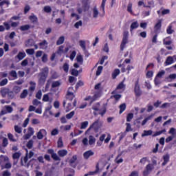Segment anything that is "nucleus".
Instances as JSON below:
<instances>
[{
    "label": "nucleus",
    "mask_w": 176,
    "mask_h": 176,
    "mask_svg": "<svg viewBox=\"0 0 176 176\" xmlns=\"http://www.w3.org/2000/svg\"><path fill=\"white\" fill-rule=\"evenodd\" d=\"M69 164L72 166V167H76V164H78V158L76 157V155H74L69 160Z\"/></svg>",
    "instance_id": "obj_11"
},
{
    "label": "nucleus",
    "mask_w": 176,
    "mask_h": 176,
    "mask_svg": "<svg viewBox=\"0 0 176 176\" xmlns=\"http://www.w3.org/2000/svg\"><path fill=\"white\" fill-rule=\"evenodd\" d=\"M134 92L137 97H141L142 95V91H141L140 87V81L138 80L135 83Z\"/></svg>",
    "instance_id": "obj_4"
},
{
    "label": "nucleus",
    "mask_w": 176,
    "mask_h": 176,
    "mask_svg": "<svg viewBox=\"0 0 176 176\" xmlns=\"http://www.w3.org/2000/svg\"><path fill=\"white\" fill-rule=\"evenodd\" d=\"M63 71H65L66 74H67L68 71H69V65L65 63L63 64Z\"/></svg>",
    "instance_id": "obj_52"
},
{
    "label": "nucleus",
    "mask_w": 176,
    "mask_h": 176,
    "mask_svg": "<svg viewBox=\"0 0 176 176\" xmlns=\"http://www.w3.org/2000/svg\"><path fill=\"white\" fill-rule=\"evenodd\" d=\"M58 75L55 72L51 76L50 78L47 80V82H50L52 79H58Z\"/></svg>",
    "instance_id": "obj_63"
},
{
    "label": "nucleus",
    "mask_w": 176,
    "mask_h": 176,
    "mask_svg": "<svg viewBox=\"0 0 176 176\" xmlns=\"http://www.w3.org/2000/svg\"><path fill=\"white\" fill-rule=\"evenodd\" d=\"M152 130L144 131V133L142 134V137H148V135H151L152 134Z\"/></svg>",
    "instance_id": "obj_39"
},
{
    "label": "nucleus",
    "mask_w": 176,
    "mask_h": 176,
    "mask_svg": "<svg viewBox=\"0 0 176 176\" xmlns=\"http://www.w3.org/2000/svg\"><path fill=\"white\" fill-rule=\"evenodd\" d=\"M127 12L131 14H133V3H129L127 6Z\"/></svg>",
    "instance_id": "obj_42"
},
{
    "label": "nucleus",
    "mask_w": 176,
    "mask_h": 176,
    "mask_svg": "<svg viewBox=\"0 0 176 176\" xmlns=\"http://www.w3.org/2000/svg\"><path fill=\"white\" fill-rule=\"evenodd\" d=\"M102 69H104V67L102 66L98 67V69L96 73V76H100V75H101V73L102 72Z\"/></svg>",
    "instance_id": "obj_34"
},
{
    "label": "nucleus",
    "mask_w": 176,
    "mask_h": 176,
    "mask_svg": "<svg viewBox=\"0 0 176 176\" xmlns=\"http://www.w3.org/2000/svg\"><path fill=\"white\" fill-rule=\"evenodd\" d=\"M89 145H93V144H96V138H94V136L89 135Z\"/></svg>",
    "instance_id": "obj_31"
},
{
    "label": "nucleus",
    "mask_w": 176,
    "mask_h": 176,
    "mask_svg": "<svg viewBox=\"0 0 176 176\" xmlns=\"http://www.w3.org/2000/svg\"><path fill=\"white\" fill-rule=\"evenodd\" d=\"M38 46L42 50H46L49 46V43L46 40H43L42 42L38 43Z\"/></svg>",
    "instance_id": "obj_9"
},
{
    "label": "nucleus",
    "mask_w": 176,
    "mask_h": 176,
    "mask_svg": "<svg viewBox=\"0 0 176 176\" xmlns=\"http://www.w3.org/2000/svg\"><path fill=\"white\" fill-rule=\"evenodd\" d=\"M72 90H74V87H69L66 94V98L69 100V101H72V100L75 98V94L72 92Z\"/></svg>",
    "instance_id": "obj_7"
},
{
    "label": "nucleus",
    "mask_w": 176,
    "mask_h": 176,
    "mask_svg": "<svg viewBox=\"0 0 176 176\" xmlns=\"http://www.w3.org/2000/svg\"><path fill=\"white\" fill-rule=\"evenodd\" d=\"M93 111H95L96 112H98L99 111V115H100L102 117L107 113V105L104 104L102 107V109H98V107L97 106H93L92 107Z\"/></svg>",
    "instance_id": "obj_3"
},
{
    "label": "nucleus",
    "mask_w": 176,
    "mask_h": 176,
    "mask_svg": "<svg viewBox=\"0 0 176 176\" xmlns=\"http://www.w3.org/2000/svg\"><path fill=\"white\" fill-rule=\"evenodd\" d=\"M153 118V115H151L147 118H144V120L142 122V126H145L146 123H148V121L152 120Z\"/></svg>",
    "instance_id": "obj_25"
},
{
    "label": "nucleus",
    "mask_w": 176,
    "mask_h": 176,
    "mask_svg": "<svg viewBox=\"0 0 176 176\" xmlns=\"http://www.w3.org/2000/svg\"><path fill=\"white\" fill-rule=\"evenodd\" d=\"M28 19L31 21V23H32V24L38 23V16L35 14H32V15L29 16Z\"/></svg>",
    "instance_id": "obj_14"
},
{
    "label": "nucleus",
    "mask_w": 176,
    "mask_h": 176,
    "mask_svg": "<svg viewBox=\"0 0 176 176\" xmlns=\"http://www.w3.org/2000/svg\"><path fill=\"white\" fill-rule=\"evenodd\" d=\"M5 108L6 109V111L8 112V113H12L13 112V107L9 106V105H6L5 106Z\"/></svg>",
    "instance_id": "obj_58"
},
{
    "label": "nucleus",
    "mask_w": 176,
    "mask_h": 176,
    "mask_svg": "<svg viewBox=\"0 0 176 176\" xmlns=\"http://www.w3.org/2000/svg\"><path fill=\"white\" fill-rule=\"evenodd\" d=\"M26 146L28 149H32V147L34 146V140H29L26 144Z\"/></svg>",
    "instance_id": "obj_38"
},
{
    "label": "nucleus",
    "mask_w": 176,
    "mask_h": 176,
    "mask_svg": "<svg viewBox=\"0 0 176 176\" xmlns=\"http://www.w3.org/2000/svg\"><path fill=\"white\" fill-rule=\"evenodd\" d=\"M34 25L25 24L19 27L20 31L24 32V31H29L30 28H34Z\"/></svg>",
    "instance_id": "obj_12"
},
{
    "label": "nucleus",
    "mask_w": 176,
    "mask_h": 176,
    "mask_svg": "<svg viewBox=\"0 0 176 176\" xmlns=\"http://www.w3.org/2000/svg\"><path fill=\"white\" fill-rule=\"evenodd\" d=\"M36 98L38 100L42 99V90H38L37 93L36 94Z\"/></svg>",
    "instance_id": "obj_59"
},
{
    "label": "nucleus",
    "mask_w": 176,
    "mask_h": 176,
    "mask_svg": "<svg viewBox=\"0 0 176 176\" xmlns=\"http://www.w3.org/2000/svg\"><path fill=\"white\" fill-rule=\"evenodd\" d=\"M129 43V32L127 31H124L123 32V37L120 44V51L123 52L124 48L126 47V45Z\"/></svg>",
    "instance_id": "obj_2"
},
{
    "label": "nucleus",
    "mask_w": 176,
    "mask_h": 176,
    "mask_svg": "<svg viewBox=\"0 0 176 176\" xmlns=\"http://www.w3.org/2000/svg\"><path fill=\"white\" fill-rule=\"evenodd\" d=\"M63 53H64V46L61 45L58 47V51H57V54H63Z\"/></svg>",
    "instance_id": "obj_62"
},
{
    "label": "nucleus",
    "mask_w": 176,
    "mask_h": 176,
    "mask_svg": "<svg viewBox=\"0 0 176 176\" xmlns=\"http://www.w3.org/2000/svg\"><path fill=\"white\" fill-rule=\"evenodd\" d=\"M15 133H17L18 134H21L23 131V128L19 126V125H15L14 126Z\"/></svg>",
    "instance_id": "obj_28"
},
{
    "label": "nucleus",
    "mask_w": 176,
    "mask_h": 176,
    "mask_svg": "<svg viewBox=\"0 0 176 176\" xmlns=\"http://www.w3.org/2000/svg\"><path fill=\"white\" fill-rule=\"evenodd\" d=\"M31 157H32V155H26L23 159L21 160V163H27V162H28V158L31 159Z\"/></svg>",
    "instance_id": "obj_40"
},
{
    "label": "nucleus",
    "mask_w": 176,
    "mask_h": 176,
    "mask_svg": "<svg viewBox=\"0 0 176 176\" xmlns=\"http://www.w3.org/2000/svg\"><path fill=\"white\" fill-rule=\"evenodd\" d=\"M47 76H49V68L45 67L43 69L41 74H40V78H38V83L40 85H45L46 79H47Z\"/></svg>",
    "instance_id": "obj_1"
},
{
    "label": "nucleus",
    "mask_w": 176,
    "mask_h": 176,
    "mask_svg": "<svg viewBox=\"0 0 176 176\" xmlns=\"http://www.w3.org/2000/svg\"><path fill=\"white\" fill-rule=\"evenodd\" d=\"M3 5H7V8H9V6L10 5V2L9 0H4L1 2H0V8H3Z\"/></svg>",
    "instance_id": "obj_29"
},
{
    "label": "nucleus",
    "mask_w": 176,
    "mask_h": 176,
    "mask_svg": "<svg viewBox=\"0 0 176 176\" xmlns=\"http://www.w3.org/2000/svg\"><path fill=\"white\" fill-rule=\"evenodd\" d=\"M44 12H45V13H50L52 12V7L50 6H45L44 7Z\"/></svg>",
    "instance_id": "obj_60"
},
{
    "label": "nucleus",
    "mask_w": 176,
    "mask_h": 176,
    "mask_svg": "<svg viewBox=\"0 0 176 176\" xmlns=\"http://www.w3.org/2000/svg\"><path fill=\"white\" fill-rule=\"evenodd\" d=\"M25 56H27V54H25V52H19L17 54V56H15V58H18V60L19 61H21V60H23V58H25Z\"/></svg>",
    "instance_id": "obj_16"
},
{
    "label": "nucleus",
    "mask_w": 176,
    "mask_h": 176,
    "mask_svg": "<svg viewBox=\"0 0 176 176\" xmlns=\"http://www.w3.org/2000/svg\"><path fill=\"white\" fill-rule=\"evenodd\" d=\"M29 83L30 85L29 91L34 93V91H35V89L36 88V83L34 81H30Z\"/></svg>",
    "instance_id": "obj_20"
},
{
    "label": "nucleus",
    "mask_w": 176,
    "mask_h": 176,
    "mask_svg": "<svg viewBox=\"0 0 176 176\" xmlns=\"http://www.w3.org/2000/svg\"><path fill=\"white\" fill-rule=\"evenodd\" d=\"M168 160H170V157H168V155H164V162L162 163V166H166L167 163H168Z\"/></svg>",
    "instance_id": "obj_49"
},
{
    "label": "nucleus",
    "mask_w": 176,
    "mask_h": 176,
    "mask_svg": "<svg viewBox=\"0 0 176 176\" xmlns=\"http://www.w3.org/2000/svg\"><path fill=\"white\" fill-rule=\"evenodd\" d=\"M146 76L147 79H150V78H152L153 76V71H148L146 74Z\"/></svg>",
    "instance_id": "obj_61"
},
{
    "label": "nucleus",
    "mask_w": 176,
    "mask_h": 176,
    "mask_svg": "<svg viewBox=\"0 0 176 176\" xmlns=\"http://www.w3.org/2000/svg\"><path fill=\"white\" fill-rule=\"evenodd\" d=\"M12 91L15 93V94H19V93L21 91V87L19 86H14L12 89Z\"/></svg>",
    "instance_id": "obj_32"
},
{
    "label": "nucleus",
    "mask_w": 176,
    "mask_h": 176,
    "mask_svg": "<svg viewBox=\"0 0 176 176\" xmlns=\"http://www.w3.org/2000/svg\"><path fill=\"white\" fill-rule=\"evenodd\" d=\"M28 96V91L24 89L20 95V98H25Z\"/></svg>",
    "instance_id": "obj_36"
},
{
    "label": "nucleus",
    "mask_w": 176,
    "mask_h": 176,
    "mask_svg": "<svg viewBox=\"0 0 176 176\" xmlns=\"http://www.w3.org/2000/svg\"><path fill=\"white\" fill-rule=\"evenodd\" d=\"M75 115V111H72L70 113L66 114V119H72L74 118V116Z\"/></svg>",
    "instance_id": "obj_44"
},
{
    "label": "nucleus",
    "mask_w": 176,
    "mask_h": 176,
    "mask_svg": "<svg viewBox=\"0 0 176 176\" xmlns=\"http://www.w3.org/2000/svg\"><path fill=\"white\" fill-rule=\"evenodd\" d=\"M9 75L12 76V78H14V79H17V72L15 70H12L10 72Z\"/></svg>",
    "instance_id": "obj_35"
},
{
    "label": "nucleus",
    "mask_w": 176,
    "mask_h": 176,
    "mask_svg": "<svg viewBox=\"0 0 176 176\" xmlns=\"http://www.w3.org/2000/svg\"><path fill=\"white\" fill-rule=\"evenodd\" d=\"M7 96L8 100H13L14 98V93H13V91H8Z\"/></svg>",
    "instance_id": "obj_43"
},
{
    "label": "nucleus",
    "mask_w": 176,
    "mask_h": 176,
    "mask_svg": "<svg viewBox=\"0 0 176 176\" xmlns=\"http://www.w3.org/2000/svg\"><path fill=\"white\" fill-rule=\"evenodd\" d=\"M65 41V37L64 36H61L58 38L56 41V45L60 46V45H63V43H64Z\"/></svg>",
    "instance_id": "obj_22"
},
{
    "label": "nucleus",
    "mask_w": 176,
    "mask_h": 176,
    "mask_svg": "<svg viewBox=\"0 0 176 176\" xmlns=\"http://www.w3.org/2000/svg\"><path fill=\"white\" fill-rule=\"evenodd\" d=\"M89 126V121H85L81 122L80 129L85 130Z\"/></svg>",
    "instance_id": "obj_41"
},
{
    "label": "nucleus",
    "mask_w": 176,
    "mask_h": 176,
    "mask_svg": "<svg viewBox=\"0 0 176 176\" xmlns=\"http://www.w3.org/2000/svg\"><path fill=\"white\" fill-rule=\"evenodd\" d=\"M163 22V19H158L157 23L154 25V31L155 32H159L162 29V23Z\"/></svg>",
    "instance_id": "obj_10"
},
{
    "label": "nucleus",
    "mask_w": 176,
    "mask_h": 176,
    "mask_svg": "<svg viewBox=\"0 0 176 176\" xmlns=\"http://www.w3.org/2000/svg\"><path fill=\"white\" fill-rule=\"evenodd\" d=\"M25 52L29 56H32V54H35V50H34L33 48L27 49Z\"/></svg>",
    "instance_id": "obj_46"
},
{
    "label": "nucleus",
    "mask_w": 176,
    "mask_h": 176,
    "mask_svg": "<svg viewBox=\"0 0 176 176\" xmlns=\"http://www.w3.org/2000/svg\"><path fill=\"white\" fill-rule=\"evenodd\" d=\"M165 65H171V64H174V58L173 56H168L164 63Z\"/></svg>",
    "instance_id": "obj_17"
},
{
    "label": "nucleus",
    "mask_w": 176,
    "mask_h": 176,
    "mask_svg": "<svg viewBox=\"0 0 176 176\" xmlns=\"http://www.w3.org/2000/svg\"><path fill=\"white\" fill-rule=\"evenodd\" d=\"M84 85H85V82H83V81L80 80L76 84L75 89H76V90H78V89H79V87H82V86H84Z\"/></svg>",
    "instance_id": "obj_33"
},
{
    "label": "nucleus",
    "mask_w": 176,
    "mask_h": 176,
    "mask_svg": "<svg viewBox=\"0 0 176 176\" xmlns=\"http://www.w3.org/2000/svg\"><path fill=\"white\" fill-rule=\"evenodd\" d=\"M119 74H120V70L119 69H114L112 73V78L113 79H116V77L118 76V75H119Z\"/></svg>",
    "instance_id": "obj_27"
},
{
    "label": "nucleus",
    "mask_w": 176,
    "mask_h": 176,
    "mask_svg": "<svg viewBox=\"0 0 176 176\" xmlns=\"http://www.w3.org/2000/svg\"><path fill=\"white\" fill-rule=\"evenodd\" d=\"M72 109H74V106H72V103H68L65 107L66 112H69Z\"/></svg>",
    "instance_id": "obj_47"
},
{
    "label": "nucleus",
    "mask_w": 176,
    "mask_h": 176,
    "mask_svg": "<svg viewBox=\"0 0 176 176\" xmlns=\"http://www.w3.org/2000/svg\"><path fill=\"white\" fill-rule=\"evenodd\" d=\"M91 129H94V130L95 131L98 130V129H100V121L98 120H97L91 125H90L89 129L86 131L85 134H89Z\"/></svg>",
    "instance_id": "obj_6"
},
{
    "label": "nucleus",
    "mask_w": 176,
    "mask_h": 176,
    "mask_svg": "<svg viewBox=\"0 0 176 176\" xmlns=\"http://www.w3.org/2000/svg\"><path fill=\"white\" fill-rule=\"evenodd\" d=\"M34 128L30 126L28 129V133L23 135L24 140H30L34 135Z\"/></svg>",
    "instance_id": "obj_8"
},
{
    "label": "nucleus",
    "mask_w": 176,
    "mask_h": 176,
    "mask_svg": "<svg viewBox=\"0 0 176 176\" xmlns=\"http://www.w3.org/2000/svg\"><path fill=\"white\" fill-rule=\"evenodd\" d=\"M139 27L140 24L138 23V21H136L135 22H133L130 26V32H133L134 30H137V28H138Z\"/></svg>",
    "instance_id": "obj_15"
},
{
    "label": "nucleus",
    "mask_w": 176,
    "mask_h": 176,
    "mask_svg": "<svg viewBox=\"0 0 176 176\" xmlns=\"http://www.w3.org/2000/svg\"><path fill=\"white\" fill-rule=\"evenodd\" d=\"M71 75H72L73 76H78L79 71L76 70V69H72L71 72Z\"/></svg>",
    "instance_id": "obj_53"
},
{
    "label": "nucleus",
    "mask_w": 176,
    "mask_h": 176,
    "mask_svg": "<svg viewBox=\"0 0 176 176\" xmlns=\"http://www.w3.org/2000/svg\"><path fill=\"white\" fill-rule=\"evenodd\" d=\"M94 19H97L98 17V10L96 6L94 8Z\"/></svg>",
    "instance_id": "obj_57"
},
{
    "label": "nucleus",
    "mask_w": 176,
    "mask_h": 176,
    "mask_svg": "<svg viewBox=\"0 0 176 176\" xmlns=\"http://www.w3.org/2000/svg\"><path fill=\"white\" fill-rule=\"evenodd\" d=\"M122 89H124V84L123 82H121L118 85L116 89L111 92V94H116V93H118V90H122Z\"/></svg>",
    "instance_id": "obj_13"
},
{
    "label": "nucleus",
    "mask_w": 176,
    "mask_h": 176,
    "mask_svg": "<svg viewBox=\"0 0 176 176\" xmlns=\"http://www.w3.org/2000/svg\"><path fill=\"white\" fill-rule=\"evenodd\" d=\"M105 60H108V56H102L101 59L99 60L98 63L100 64V65H102V64H104Z\"/></svg>",
    "instance_id": "obj_56"
},
{
    "label": "nucleus",
    "mask_w": 176,
    "mask_h": 176,
    "mask_svg": "<svg viewBox=\"0 0 176 176\" xmlns=\"http://www.w3.org/2000/svg\"><path fill=\"white\" fill-rule=\"evenodd\" d=\"M68 151L67 150H59L58 151V155H67Z\"/></svg>",
    "instance_id": "obj_64"
},
{
    "label": "nucleus",
    "mask_w": 176,
    "mask_h": 176,
    "mask_svg": "<svg viewBox=\"0 0 176 176\" xmlns=\"http://www.w3.org/2000/svg\"><path fill=\"white\" fill-rule=\"evenodd\" d=\"M170 38V37H166V38H164L163 40V42H164V45H171V43H173V41L171 40H167Z\"/></svg>",
    "instance_id": "obj_45"
},
{
    "label": "nucleus",
    "mask_w": 176,
    "mask_h": 176,
    "mask_svg": "<svg viewBox=\"0 0 176 176\" xmlns=\"http://www.w3.org/2000/svg\"><path fill=\"white\" fill-rule=\"evenodd\" d=\"M174 79H176V74H170L168 77H166V80L168 82H173Z\"/></svg>",
    "instance_id": "obj_26"
},
{
    "label": "nucleus",
    "mask_w": 176,
    "mask_h": 176,
    "mask_svg": "<svg viewBox=\"0 0 176 176\" xmlns=\"http://www.w3.org/2000/svg\"><path fill=\"white\" fill-rule=\"evenodd\" d=\"M173 32H174V30H173V26L169 25L166 29V34H168V35H171Z\"/></svg>",
    "instance_id": "obj_55"
},
{
    "label": "nucleus",
    "mask_w": 176,
    "mask_h": 176,
    "mask_svg": "<svg viewBox=\"0 0 176 176\" xmlns=\"http://www.w3.org/2000/svg\"><path fill=\"white\" fill-rule=\"evenodd\" d=\"M58 148H63L64 146V144L63 143V138H59L58 140Z\"/></svg>",
    "instance_id": "obj_54"
},
{
    "label": "nucleus",
    "mask_w": 176,
    "mask_h": 176,
    "mask_svg": "<svg viewBox=\"0 0 176 176\" xmlns=\"http://www.w3.org/2000/svg\"><path fill=\"white\" fill-rule=\"evenodd\" d=\"M30 10H31V6H30V5L28 4H26L24 7V14H27V13H28Z\"/></svg>",
    "instance_id": "obj_51"
},
{
    "label": "nucleus",
    "mask_w": 176,
    "mask_h": 176,
    "mask_svg": "<svg viewBox=\"0 0 176 176\" xmlns=\"http://www.w3.org/2000/svg\"><path fill=\"white\" fill-rule=\"evenodd\" d=\"M119 108H120L119 113H120V115H122V113H123L124 111H126V103L121 104L119 106Z\"/></svg>",
    "instance_id": "obj_24"
},
{
    "label": "nucleus",
    "mask_w": 176,
    "mask_h": 176,
    "mask_svg": "<svg viewBox=\"0 0 176 176\" xmlns=\"http://www.w3.org/2000/svg\"><path fill=\"white\" fill-rule=\"evenodd\" d=\"M76 60L77 63H79L81 65L83 64V56H82V55H77Z\"/></svg>",
    "instance_id": "obj_37"
},
{
    "label": "nucleus",
    "mask_w": 176,
    "mask_h": 176,
    "mask_svg": "<svg viewBox=\"0 0 176 176\" xmlns=\"http://www.w3.org/2000/svg\"><path fill=\"white\" fill-rule=\"evenodd\" d=\"M101 97V94L100 92L96 93L93 96H92V100L90 101L89 104L91 105L94 102V101H96L98 98H100Z\"/></svg>",
    "instance_id": "obj_21"
},
{
    "label": "nucleus",
    "mask_w": 176,
    "mask_h": 176,
    "mask_svg": "<svg viewBox=\"0 0 176 176\" xmlns=\"http://www.w3.org/2000/svg\"><path fill=\"white\" fill-rule=\"evenodd\" d=\"M0 162L1 163L3 162H6V164H5L4 168H12V163L9 162V157L5 155H1Z\"/></svg>",
    "instance_id": "obj_5"
},
{
    "label": "nucleus",
    "mask_w": 176,
    "mask_h": 176,
    "mask_svg": "<svg viewBox=\"0 0 176 176\" xmlns=\"http://www.w3.org/2000/svg\"><path fill=\"white\" fill-rule=\"evenodd\" d=\"M164 74H166V72H164V70H162L161 72H159L157 73V74L156 75L155 79H154V82L155 85H159V82H157V81H156V80L157 79V78H162L163 75H164Z\"/></svg>",
    "instance_id": "obj_18"
},
{
    "label": "nucleus",
    "mask_w": 176,
    "mask_h": 176,
    "mask_svg": "<svg viewBox=\"0 0 176 176\" xmlns=\"http://www.w3.org/2000/svg\"><path fill=\"white\" fill-rule=\"evenodd\" d=\"M59 86H61V82L58 80L57 81H54L52 83V89H54L56 87H59Z\"/></svg>",
    "instance_id": "obj_30"
},
{
    "label": "nucleus",
    "mask_w": 176,
    "mask_h": 176,
    "mask_svg": "<svg viewBox=\"0 0 176 176\" xmlns=\"http://www.w3.org/2000/svg\"><path fill=\"white\" fill-rule=\"evenodd\" d=\"M46 129H41L38 133H37V138L38 140H42L43 138V135L46 134Z\"/></svg>",
    "instance_id": "obj_19"
},
{
    "label": "nucleus",
    "mask_w": 176,
    "mask_h": 176,
    "mask_svg": "<svg viewBox=\"0 0 176 176\" xmlns=\"http://www.w3.org/2000/svg\"><path fill=\"white\" fill-rule=\"evenodd\" d=\"M134 118V114L133 113H129L126 116V122H131V120Z\"/></svg>",
    "instance_id": "obj_48"
},
{
    "label": "nucleus",
    "mask_w": 176,
    "mask_h": 176,
    "mask_svg": "<svg viewBox=\"0 0 176 176\" xmlns=\"http://www.w3.org/2000/svg\"><path fill=\"white\" fill-rule=\"evenodd\" d=\"M8 93H9V89H8V88H3L1 90V94L3 98H5V97H6V96H8Z\"/></svg>",
    "instance_id": "obj_23"
},
{
    "label": "nucleus",
    "mask_w": 176,
    "mask_h": 176,
    "mask_svg": "<svg viewBox=\"0 0 176 176\" xmlns=\"http://www.w3.org/2000/svg\"><path fill=\"white\" fill-rule=\"evenodd\" d=\"M8 144H9V140L6 138H3V142H2V146L5 148L8 146Z\"/></svg>",
    "instance_id": "obj_50"
}]
</instances>
